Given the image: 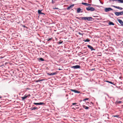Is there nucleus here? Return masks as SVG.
I'll list each match as a JSON object with an SVG mask.
<instances>
[{"mask_svg":"<svg viewBox=\"0 0 123 123\" xmlns=\"http://www.w3.org/2000/svg\"><path fill=\"white\" fill-rule=\"evenodd\" d=\"M76 18L77 19L79 20H80L81 19L82 20H87L88 21L91 20L92 19V18L91 17H84L80 18L79 17H76Z\"/></svg>","mask_w":123,"mask_h":123,"instance_id":"nucleus-1","label":"nucleus"},{"mask_svg":"<svg viewBox=\"0 0 123 123\" xmlns=\"http://www.w3.org/2000/svg\"><path fill=\"white\" fill-rule=\"evenodd\" d=\"M86 9L88 11H93L95 10V8H94L90 6L86 8Z\"/></svg>","mask_w":123,"mask_h":123,"instance_id":"nucleus-2","label":"nucleus"},{"mask_svg":"<svg viewBox=\"0 0 123 123\" xmlns=\"http://www.w3.org/2000/svg\"><path fill=\"white\" fill-rule=\"evenodd\" d=\"M115 15L117 16L122 15L123 14V11H122L120 12H116L115 13Z\"/></svg>","mask_w":123,"mask_h":123,"instance_id":"nucleus-3","label":"nucleus"},{"mask_svg":"<svg viewBox=\"0 0 123 123\" xmlns=\"http://www.w3.org/2000/svg\"><path fill=\"white\" fill-rule=\"evenodd\" d=\"M80 66L78 65H76L75 66H73L71 67L72 68H74V69H77L79 68H80Z\"/></svg>","mask_w":123,"mask_h":123,"instance_id":"nucleus-4","label":"nucleus"},{"mask_svg":"<svg viewBox=\"0 0 123 123\" xmlns=\"http://www.w3.org/2000/svg\"><path fill=\"white\" fill-rule=\"evenodd\" d=\"M112 10V9L111 8H106L105 9V11L106 12H108Z\"/></svg>","mask_w":123,"mask_h":123,"instance_id":"nucleus-5","label":"nucleus"},{"mask_svg":"<svg viewBox=\"0 0 123 123\" xmlns=\"http://www.w3.org/2000/svg\"><path fill=\"white\" fill-rule=\"evenodd\" d=\"M34 104L35 105H43L44 104V103L42 102H40L39 103H34Z\"/></svg>","mask_w":123,"mask_h":123,"instance_id":"nucleus-6","label":"nucleus"},{"mask_svg":"<svg viewBox=\"0 0 123 123\" xmlns=\"http://www.w3.org/2000/svg\"><path fill=\"white\" fill-rule=\"evenodd\" d=\"M117 21L122 25H123V22L122 20L117 19Z\"/></svg>","mask_w":123,"mask_h":123,"instance_id":"nucleus-7","label":"nucleus"},{"mask_svg":"<svg viewBox=\"0 0 123 123\" xmlns=\"http://www.w3.org/2000/svg\"><path fill=\"white\" fill-rule=\"evenodd\" d=\"M57 74V73L56 72H54V73H51L50 74L49 73H48L47 74L49 75H55Z\"/></svg>","mask_w":123,"mask_h":123,"instance_id":"nucleus-8","label":"nucleus"},{"mask_svg":"<svg viewBox=\"0 0 123 123\" xmlns=\"http://www.w3.org/2000/svg\"><path fill=\"white\" fill-rule=\"evenodd\" d=\"M70 90L71 91H72V92H74L75 93H80V92H79V91H78L72 89H70Z\"/></svg>","mask_w":123,"mask_h":123,"instance_id":"nucleus-9","label":"nucleus"},{"mask_svg":"<svg viewBox=\"0 0 123 123\" xmlns=\"http://www.w3.org/2000/svg\"><path fill=\"white\" fill-rule=\"evenodd\" d=\"M87 47L89 48L90 49H91V50H92H92H95V49H93V47L92 46H90V45H88Z\"/></svg>","mask_w":123,"mask_h":123,"instance_id":"nucleus-10","label":"nucleus"},{"mask_svg":"<svg viewBox=\"0 0 123 123\" xmlns=\"http://www.w3.org/2000/svg\"><path fill=\"white\" fill-rule=\"evenodd\" d=\"M74 6V5L73 4V5H71L70 6H69L67 8V10H69L70 9L72 8Z\"/></svg>","mask_w":123,"mask_h":123,"instance_id":"nucleus-11","label":"nucleus"},{"mask_svg":"<svg viewBox=\"0 0 123 123\" xmlns=\"http://www.w3.org/2000/svg\"><path fill=\"white\" fill-rule=\"evenodd\" d=\"M28 97V96H27L26 94H25L24 97H21V98L22 99V100H24V99H26Z\"/></svg>","mask_w":123,"mask_h":123,"instance_id":"nucleus-12","label":"nucleus"},{"mask_svg":"<svg viewBox=\"0 0 123 123\" xmlns=\"http://www.w3.org/2000/svg\"><path fill=\"white\" fill-rule=\"evenodd\" d=\"M30 109L31 110H35L36 109H37V110L38 109V108L37 107H32L31 108H30Z\"/></svg>","mask_w":123,"mask_h":123,"instance_id":"nucleus-13","label":"nucleus"},{"mask_svg":"<svg viewBox=\"0 0 123 123\" xmlns=\"http://www.w3.org/2000/svg\"><path fill=\"white\" fill-rule=\"evenodd\" d=\"M114 7L118 9L121 10H122V9H123V8H122L120 7H119V6H114Z\"/></svg>","mask_w":123,"mask_h":123,"instance_id":"nucleus-14","label":"nucleus"},{"mask_svg":"<svg viewBox=\"0 0 123 123\" xmlns=\"http://www.w3.org/2000/svg\"><path fill=\"white\" fill-rule=\"evenodd\" d=\"M83 107L85 109H86V110L88 109H89V107L86 106H85V105H83Z\"/></svg>","mask_w":123,"mask_h":123,"instance_id":"nucleus-15","label":"nucleus"},{"mask_svg":"<svg viewBox=\"0 0 123 123\" xmlns=\"http://www.w3.org/2000/svg\"><path fill=\"white\" fill-rule=\"evenodd\" d=\"M41 11L39 10H38V12L39 14H45L41 12Z\"/></svg>","mask_w":123,"mask_h":123,"instance_id":"nucleus-16","label":"nucleus"},{"mask_svg":"<svg viewBox=\"0 0 123 123\" xmlns=\"http://www.w3.org/2000/svg\"><path fill=\"white\" fill-rule=\"evenodd\" d=\"M102 55V53L100 52H99L97 53V56H100Z\"/></svg>","mask_w":123,"mask_h":123,"instance_id":"nucleus-17","label":"nucleus"},{"mask_svg":"<svg viewBox=\"0 0 123 123\" xmlns=\"http://www.w3.org/2000/svg\"><path fill=\"white\" fill-rule=\"evenodd\" d=\"M81 9L80 8H78L77 10V12L78 13H79L80 12Z\"/></svg>","mask_w":123,"mask_h":123,"instance_id":"nucleus-18","label":"nucleus"},{"mask_svg":"<svg viewBox=\"0 0 123 123\" xmlns=\"http://www.w3.org/2000/svg\"><path fill=\"white\" fill-rule=\"evenodd\" d=\"M109 24L110 25H114V23H113L112 22H111V21H110L109 22Z\"/></svg>","mask_w":123,"mask_h":123,"instance_id":"nucleus-19","label":"nucleus"},{"mask_svg":"<svg viewBox=\"0 0 123 123\" xmlns=\"http://www.w3.org/2000/svg\"><path fill=\"white\" fill-rule=\"evenodd\" d=\"M84 41L85 42H89L90 41V40L89 39L87 38L86 39L84 40Z\"/></svg>","mask_w":123,"mask_h":123,"instance_id":"nucleus-20","label":"nucleus"},{"mask_svg":"<svg viewBox=\"0 0 123 123\" xmlns=\"http://www.w3.org/2000/svg\"><path fill=\"white\" fill-rule=\"evenodd\" d=\"M82 4L84 5L87 6L88 3H82Z\"/></svg>","mask_w":123,"mask_h":123,"instance_id":"nucleus-21","label":"nucleus"},{"mask_svg":"<svg viewBox=\"0 0 123 123\" xmlns=\"http://www.w3.org/2000/svg\"><path fill=\"white\" fill-rule=\"evenodd\" d=\"M43 79L41 80H36L35 81V82H39V81H43Z\"/></svg>","mask_w":123,"mask_h":123,"instance_id":"nucleus-22","label":"nucleus"},{"mask_svg":"<svg viewBox=\"0 0 123 123\" xmlns=\"http://www.w3.org/2000/svg\"><path fill=\"white\" fill-rule=\"evenodd\" d=\"M119 115H113L112 116V117H119Z\"/></svg>","mask_w":123,"mask_h":123,"instance_id":"nucleus-23","label":"nucleus"},{"mask_svg":"<svg viewBox=\"0 0 123 123\" xmlns=\"http://www.w3.org/2000/svg\"><path fill=\"white\" fill-rule=\"evenodd\" d=\"M89 98H85L83 100V101H85L86 100H88L89 99Z\"/></svg>","mask_w":123,"mask_h":123,"instance_id":"nucleus-24","label":"nucleus"},{"mask_svg":"<svg viewBox=\"0 0 123 123\" xmlns=\"http://www.w3.org/2000/svg\"><path fill=\"white\" fill-rule=\"evenodd\" d=\"M40 60L42 61H43L44 60L43 58H40Z\"/></svg>","mask_w":123,"mask_h":123,"instance_id":"nucleus-25","label":"nucleus"},{"mask_svg":"<svg viewBox=\"0 0 123 123\" xmlns=\"http://www.w3.org/2000/svg\"><path fill=\"white\" fill-rule=\"evenodd\" d=\"M122 102L121 101H118L117 102V104H120L122 103Z\"/></svg>","mask_w":123,"mask_h":123,"instance_id":"nucleus-26","label":"nucleus"},{"mask_svg":"<svg viewBox=\"0 0 123 123\" xmlns=\"http://www.w3.org/2000/svg\"><path fill=\"white\" fill-rule=\"evenodd\" d=\"M78 34L80 35H81L82 36H83V34L81 33L80 32H79L78 33Z\"/></svg>","mask_w":123,"mask_h":123,"instance_id":"nucleus-27","label":"nucleus"},{"mask_svg":"<svg viewBox=\"0 0 123 123\" xmlns=\"http://www.w3.org/2000/svg\"><path fill=\"white\" fill-rule=\"evenodd\" d=\"M109 83L111 84H114H114H113L112 82H111V81H109Z\"/></svg>","mask_w":123,"mask_h":123,"instance_id":"nucleus-28","label":"nucleus"},{"mask_svg":"<svg viewBox=\"0 0 123 123\" xmlns=\"http://www.w3.org/2000/svg\"><path fill=\"white\" fill-rule=\"evenodd\" d=\"M52 38H49L47 40L48 41H49L50 40H51L52 39Z\"/></svg>","mask_w":123,"mask_h":123,"instance_id":"nucleus-29","label":"nucleus"},{"mask_svg":"<svg viewBox=\"0 0 123 123\" xmlns=\"http://www.w3.org/2000/svg\"><path fill=\"white\" fill-rule=\"evenodd\" d=\"M53 9H58V8H53Z\"/></svg>","mask_w":123,"mask_h":123,"instance_id":"nucleus-30","label":"nucleus"},{"mask_svg":"<svg viewBox=\"0 0 123 123\" xmlns=\"http://www.w3.org/2000/svg\"><path fill=\"white\" fill-rule=\"evenodd\" d=\"M30 89L28 88H27L26 89V90H30Z\"/></svg>","mask_w":123,"mask_h":123,"instance_id":"nucleus-31","label":"nucleus"},{"mask_svg":"<svg viewBox=\"0 0 123 123\" xmlns=\"http://www.w3.org/2000/svg\"><path fill=\"white\" fill-rule=\"evenodd\" d=\"M4 57H2V56H0V59H2V58H4Z\"/></svg>","mask_w":123,"mask_h":123,"instance_id":"nucleus-32","label":"nucleus"},{"mask_svg":"<svg viewBox=\"0 0 123 123\" xmlns=\"http://www.w3.org/2000/svg\"><path fill=\"white\" fill-rule=\"evenodd\" d=\"M27 96H28V97H30L31 96V95L30 94H29L28 95H27Z\"/></svg>","mask_w":123,"mask_h":123,"instance_id":"nucleus-33","label":"nucleus"},{"mask_svg":"<svg viewBox=\"0 0 123 123\" xmlns=\"http://www.w3.org/2000/svg\"><path fill=\"white\" fill-rule=\"evenodd\" d=\"M76 104V103H73L72 104L73 105H74Z\"/></svg>","mask_w":123,"mask_h":123,"instance_id":"nucleus-34","label":"nucleus"},{"mask_svg":"<svg viewBox=\"0 0 123 123\" xmlns=\"http://www.w3.org/2000/svg\"><path fill=\"white\" fill-rule=\"evenodd\" d=\"M91 5L90 4H88V5H87V6H90Z\"/></svg>","mask_w":123,"mask_h":123,"instance_id":"nucleus-35","label":"nucleus"},{"mask_svg":"<svg viewBox=\"0 0 123 123\" xmlns=\"http://www.w3.org/2000/svg\"><path fill=\"white\" fill-rule=\"evenodd\" d=\"M105 81L106 82H109V81H108V80H106V81Z\"/></svg>","mask_w":123,"mask_h":123,"instance_id":"nucleus-36","label":"nucleus"},{"mask_svg":"<svg viewBox=\"0 0 123 123\" xmlns=\"http://www.w3.org/2000/svg\"><path fill=\"white\" fill-rule=\"evenodd\" d=\"M72 109H74V110H76V109L75 108H72Z\"/></svg>","mask_w":123,"mask_h":123,"instance_id":"nucleus-37","label":"nucleus"},{"mask_svg":"<svg viewBox=\"0 0 123 123\" xmlns=\"http://www.w3.org/2000/svg\"><path fill=\"white\" fill-rule=\"evenodd\" d=\"M52 0V3H54V1H53V0Z\"/></svg>","mask_w":123,"mask_h":123,"instance_id":"nucleus-38","label":"nucleus"},{"mask_svg":"<svg viewBox=\"0 0 123 123\" xmlns=\"http://www.w3.org/2000/svg\"><path fill=\"white\" fill-rule=\"evenodd\" d=\"M95 69V68L92 69H91V71H92V70H94Z\"/></svg>","mask_w":123,"mask_h":123,"instance_id":"nucleus-39","label":"nucleus"},{"mask_svg":"<svg viewBox=\"0 0 123 123\" xmlns=\"http://www.w3.org/2000/svg\"><path fill=\"white\" fill-rule=\"evenodd\" d=\"M62 42H59V43L60 44H61V43H62Z\"/></svg>","mask_w":123,"mask_h":123,"instance_id":"nucleus-40","label":"nucleus"},{"mask_svg":"<svg viewBox=\"0 0 123 123\" xmlns=\"http://www.w3.org/2000/svg\"><path fill=\"white\" fill-rule=\"evenodd\" d=\"M23 27H26V26H25V25H23Z\"/></svg>","mask_w":123,"mask_h":123,"instance_id":"nucleus-41","label":"nucleus"},{"mask_svg":"<svg viewBox=\"0 0 123 123\" xmlns=\"http://www.w3.org/2000/svg\"><path fill=\"white\" fill-rule=\"evenodd\" d=\"M59 70H61V69H59Z\"/></svg>","mask_w":123,"mask_h":123,"instance_id":"nucleus-42","label":"nucleus"},{"mask_svg":"<svg viewBox=\"0 0 123 123\" xmlns=\"http://www.w3.org/2000/svg\"><path fill=\"white\" fill-rule=\"evenodd\" d=\"M2 97H1L0 96V98H1Z\"/></svg>","mask_w":123,"mask_h":123,"instance_id":"nucleus-43","label":"nucleus"},{"mask_svg":"<svg viewBox=\"0 0 123 123\" xmlns=\"http://www.w3.org/2000/svg\"><path fill=\"white\" fill-rule=\"evenodd\" d=\"M66 96H68V95H66Z\"/></svg>","mask_w":123,"mask_h":123,"instance_id":"nucleus-44","label":"nucleus"},{"mask_svg":"<svg viewBox=\"0 0 123 123\" xmlns=\"http://www.w3.org/2000/svg\"><path fill=\"white\" fill-rule=\"evenodd\" d=\"M122 42L123 43V41H122Z\"/></svg>","mask_w":123,"mask_h":123,"instance_id":"nucleus-45","label":"nucleus"}]
</instances>
